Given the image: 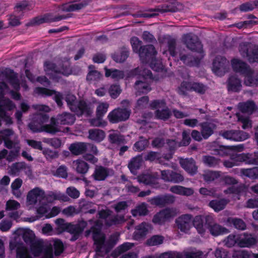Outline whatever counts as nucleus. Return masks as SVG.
<instances>
[{"label": "nucleus", "instance_id": "49530a36", "mask_svg": "<svg viewBox=\"0 0 258 258\" xmlns=\"http://www.w3.org/2000/svg\"><path fill=\"white\" fill-rule=\"evenodd\" d=\"M89 72L86 77V80L89 83L94 81H98L101 79L102 77V74L98 71L95 70V67L90 65L88 67Z\"/></svg>", "mask_w": 258, "mask_h": 258}, {"label": "nucleus", "instance_id": "cd10ccee", "mask_svg": "<svg viewBox=\"0 0 258 258\" xmlns=\"http://www.w3.org/2000/svg\"><path fill=\"white\" fill-rule=\"evenodd\" d=\"M238 245L241 247H250L256 243V240L251 234L244 233L237 235Z\"/></svg>", "mask_w": 258, "mask_h": 258}, {"label": "nucleus", "instance_id": "423d86ee", "mask_svg": "<svg viewBox=\"0 0 258 258\" xmlns=\"http://www.w3.org/2000/svg\"><path fill=\"white\" fill-rule=\"evenodd\" d=\"M101 224L98 220L95 225L91 227V229L85 232L86 236H89L91 233H92L96 253L95 258H97L98 256H103L109 251L107 242L105 241V235L101 232Z\"/></svg>", "mask_w": 258, "mask_h": 258}, {"label": "nucleus", "instance_id": "a19ab883", "mask_svg": "<svg viewBox=\"0 0 258 258\" xmlns=\"http://www.w3.org/2000/svg\"><path fill=\"white\" fill-rule=\"evenodd\" d=\"M88 133L89 139L96 142H101L105 137V132L100 129H90L89 130Z\"/></svg>", "mask_w": 258, "mask_h": 258}, {"label": "nucleus", "instance_id": "c756f323", "mask_svg": "<svg viewBox=\"0 0 258 258\" xmlns=\"http://www.w3.org/2000/svg\"><path fill=\"white\" fill-rule=\"evenodd\" d=\"M179 163L182 168L190 174L194 175L197 172L198 166L192 158L181 159Z\"/></svg>", "mask_w": 258, "mask_h": 258}, {"label": "nucleus", "instance_id": "5701e85b", "mask_svg": "<svg viewBox=\"0 0 258 258\" xmlns=\"http://www.w3.org/2000/svg\"><path fill=\"white\" fill-rule=\"evenodd\" d=\"M185 51L183 49L179 52V58L184 64L189 66H198L204 56L202 53H198L197 56H193L186 53Z\"/></svg>", "mask_w": 258, "mask_h": 258}, {"label": "nucleus", "instance_id": "09e8293b", "mask_svg": "<svg viewBox=\"0 0 258 258\" xmlns=\"http://www.w3.org/2000/svg\"><path fill=\"white\" fill-rule=\"evenodd\" d=\"M94 205L93 203L87 201L84 199H81L79 202V208L83 212L94 214L96 212V209H92Z\"/></svg>", "mask_w": 258, "mask_h": 258}, {"label": "nucleus", "instance_id": "ea45409f", "mask_svg": "<svg viewBox=\"0 0 258 258\" xmlns=\"http://www.w3.org/2000/svg\"><path fill=\"white\" fill-rule=\"evenodd\" d=\"M73 166L77 173L82 174H86L89 169L88 164L82 159L73 161Z\"/></svg>", "mask_w": 258, "mask_h": 258}, {"label": "nucleus", "instance_id": "c9c22d12", "mask_svg": "<svg viewBox=\"0 0 258 258\" xmlns=\"http://www.w3.org/2000/svg\"><path fill=\"white\" fill-rule=\"evenodd\" d=\"M56 124L58 127V124H72L75 121V117L70 113L64 112L62 114H58L56 118H55Z\"/></svg>", "mask_w": 258, "mask_h": 258}, {"label": "nucleus", "instance_id": "a18cd8bd", "mask_svg": "<svg viewBox=\"0 0 258 258\" xmlns=\"http://www.w3.org/2000/svg\"><path fill=\"white\" fill-rule=\"evenodd\" d=\"M158 175L156 173L154 174H144L139 176L138 178L140 182H142L147 185H154L156 183V180L157 179Z\"/></svg>", "mask_w": 258, "mask_h": 258}, {"label": "nucleus", "instance_id": "6e6552de", "mask_svg": "<svg viewBox=\"0 0 258 258\" xmlns=\"http://www.w3.org/2000/svg\"><path fill=\"white\" fill-rule=\"evenodd\" d=\"M56 225L55 229L58 233H60L66 230L71 234L72 236L70 240L74 241L78 239L84 229L87 226V222L84 221L79 222L76 224L67 223L63 219L59 218L55 220Z\"/></svg>", "mask_w": 258, "mask_h": 258}, {"label": "nucleus", "instance_id": "f8f14e48", "mask_svg": "<svg viewBox=\"0 0 258 258\" xmlns=\"http://www.w3.org/2000/svg\"><path fill=\"white\" fill-rule=\"evenodd\" d=\"M238 51L243 58L249 62H258V45L248 42H242L238 46Z\"/></svg>", "mask_w": 258, "mask_h": 258}, {"label": "nucleus", "instance_id": "ddd939ff", "mask_svg": "<svg viewBox=\"0 0 258 258\" xmlns=\"http://www.w3.org/2000/svg\"><path fill=\"white\" fill-rule=\"evenodd\" d=\"M150 106L152 109H156L155 115L158 119L165 120L170 116V110L163 100H154L150 103Z\"/></svg>", "mask_w": 258, "mask_h": 258}, {"label": "nucleus", "instance_id": "9b49d317", "mask_svg": "<svg viewBox=\"0 0 258 258\" xmlns=\"http://www.w3.org/2000/svg\"><path fill=\"white\" fill-rule=\"evenodd\" d=\"M151 71L147 69H143L140 71V75L142 76L143 77L137 81L134 85L136 96L147 94L152 90L151 87V81L147 78H151Z\"/></svg>", "mask_w": 258, "mask_h": 258}, {"label": "nucleus", "instance_id": "37998d69", "mask_svg": "<svg viewBox=\"0 0 258 258\" xmlns=\"http://www.w3.org/2000/svg\"><path fill=\"white\" fill-rule=\"evenodd\" d=\"M148 213L147 204L145 203L137 205L134 209L131 210V213L134 217L145 216L148 215Z\"/></svg>", "mask_w": 258, "mask_h": 258}, {"label": "nucleus", "instance_id": "69168bd1", "mask_svg": "<svg viewBox=\"0 0 258 258\" xmlns=\"http://www.w3.org/2000/svg\"><path fill=\"white\" fill-rule=\"evenodd\" d=\"M20 207V204L18 202L10 199L6 202L5 210L6 211H16Z\"/></svg>", "mask_w": 258, "mask_h": 258}, {"label": "nucleus", "instance_id": "e433bc0d", "mask_svg": "<svg viewBox=\"0 0 258 258\" xmlns=\"http://www.w3.org/2000/svg\"><path fill=\"white\" fill-rule=\"evenodd\" d=\"M69 149L74 155H82L87 151L88 144L83 142H76L71 144Z\"/></svg>", "mask_w": 258, "mask_h": 258}, {"label": "nucleus", "instance_id": "4c0bfd02", "mask_svg": "<svg viewBox=\"0 0 258 258\" xmlns=\"http://www.w3.org/2000/svg\"><path fill=\"white\" fill-rule=\"evenodd\" d=\"M227 87L229 91L238 92L241 89V82L236 76H231L228 80Z\"/></svg>", "mask_w": 258, "mask_h": 258}, {"label": "nucleus", "instance_id": "3c124183", "mask_svg": "<svg viewBox=\"0 0 258 258\" xmlns=\"http://www.w3.org/2000/svg\"><path fill=\"white\" fill-rule=\"evenodd\" d=\"M208 229L210 233L214 236H218L229 232V230L217 224L209 225Z\"/></svg>", "mask_w": 258, "mask_h": 258}, {"label": "nucleus", "instance_id": "de8ad7c7", "mask_svg": "<svg viewBox=\"0 0 258 258\" xmlns=\"http://www.w3.org/2000/svg\"><path fill=\"white\" fill-rule=\"evenodd\" d=\"M142 161V158L140 155L137 156L131 159L128 163V167L132 173L136 174L137 170L140 168Z\"/></svg>", "mask_w": 258, "mask_h": 258}, {"label": "nucleus", "instance_id": "338daca9", "mask_svg": "<svg viewBox=\"0 0 258 258\" xmlns=\"http://www.w3.org/2000/svg\"><path fill=\"white\" fill-rule=\"evenodd\" d=\"M192 91H195L199 94H204L208 90V87L202 83L192 82Z\"/></svg>", "mask_w": 258, "mask_h": 258}, {"label": "nucleus", "instance_id": "dca6fc26", "mask_svg": "<svg viewBox=\"0 0 258 258\" xmlns=\"http://www.w3.org/2000/svg\"><path fill=\"white\" fill-rule=\"evenodd\" d=\"M44 190L35 187L30 190L27 195L26 204L28 206H37L43 204Z\"/></svg>", "mask_w": 258, "mask_h": 258}, {"label": "nucleus", "instance_id": "680f3d73", "mask_svg": "<svg viewBox=\"0 0 258 258\" xmlns=\"http://www.w3.org/2000/svg\"><path fill=\"white\" fill-rule=\"evenodd\" d=\"M145 160L154 161L155 160H158V162L166 166H167V164H164L161 159L160 154L158 152L150 151L148 152L146 156L145 157Z\"/></svg>", "mask_w": 258, "mask_h": 258}, {"label": "nucleus", "instance_id": "6e6d98bb", "mask_svg": "<svg viewBox=\"0 0 258 258\" xmlns=\"http://www.w3.org/2000/svg\"><path fill=\"white\" fill-rule=\"evenodd\" d=\"M221 172L218 171H208L203 175L204 179L206 182H212L221 177Z\"/></svg>", "mask_w": 258, "mask_h": 258}, {"label": "nucleus", "instance_id": "20e7f679", "mask_svg": "<svg viewBox=\"0 0 258 258\" xmlns=\"http://www.w3.org/2000/svg\"><path fill=\"white\" fill-rule=\"evenodd\" d=\"M44 66L46 74L55 82L61 81L62 76L68 77L72 73L70 62L67 58H64L57 65L50 61H46Z\"/></svg>", "mask_w": 258, "mask_h": 258}, {"label": "nucleus", "instance_id": "4d7b16f0", "mask_svg": "<svg viewBox=\"0 0 258 258\" xmlns=\"http://www.w3.org/2000/svg\"><path fill=\"white\" fill-rule=\"evenodd\" d=\"M108 93L112 99L117 98L122 92L120 86L118 84L110 85L108 89Z\"/></svg>", "mask_w": 258, "mask_h": 258}, {"label": "nucleus", "instance_id": "a878e982", "mask_svg": "<svg viewBox=\"0 0 258 258\" xmlns=\"http://www.w3.org/2000/svg\"><path fill=\"white\" fill-rule=\"evenodd\" d=\"M35 92V93L38 95H41L43 96H49L54 95V99L58 106H61L62 105V96L59 92H56L54 90H49L47 88L40 87L36 88Z\"/></svg>", "mask_w": 258, "mask_h": 258}, {"label": "nucleus", "instance_id": "1a4fd4ad", "mask_svg": "<svg viewBox=\"0 0 258 258\" xmlns=\"http://www.w3.org/2000/svg\"><path fill=\"white\" fill-rule=\"evenodd\" d=\"M65 100L70 109L78 116L84 114L90 115L93 112V107L91 104H87L84 101H78L73 94L67 95Z\"/></svg>", "mask_w": 258, "mask_h": 258}, {"label": "nucleus", "instance_id": "0eeeda50", "mask_svg": "<svg viewBox=\"0 0 258 258\" xmlns=\"http://www.w3.org/2000/svg\"><path fill=\"white\" fill-rule=\"evenodd\" d=\"M231 66L234 72L245 76L244 84L247 86H256L258 85V73L241 60L234 58L231 60Z\"/></svg>", "mask_w": 258, "mask_h": 258}, {"label": "nucleus", "instance_id": "5fc2aeb1", "mask_svg": "<svg viewBox=\"0 0 258 258\" xmlns=\"http://www.w3.org/2000/svg\"><path fill=\"white\" fill-rule=\"evenodd\" d=\"M202 161L205 165L209 167H215L218 166L220 162L219 159L210 155L203 156Z\"/></svg>", "mask_w": 258, "mask_h": 258}, {"label": "nucleus", "instance_id": "473e14b6", "mask_svg": "<svg viewBox=\"0 0 258 258\" xmlns=\"http://www.w3.org/2000/svg\"><path fill=\"white\" fill-rule=\"evenodd\" d=\"M151 229L150 224L143 222L136 227L133 237L136 240H139L145 236Z\"/></svg>", "mask_w": 258, "mask_h": 258}, {"label": "nucleus", "instance_id": "79ce46f5", "mask_svg": "<svg viewBox=\"0 0 258 258\" xmlns=\"http://www.w3.org/2000/svg\"><path fill=\"white\" fill-rule=\"evenodd\" d=\"M104 70L106 77H110L116 81L122 79L124 77V73L122 71L115 69H107V68H105Z\"/></svg>", "mask_w": 258, "mask_h": 258}, {"label": "nucleus", "instance_id": "a211bd4d", "mask_svg": "<svg viewBox=\"0 0 258 258\" xmlns=\"http://www.w3.org/2000/svg\"><path fill=\"white\" fill-rule=\"evenodd\" d=\"M229 69V62L224 57L217 56L213 62L212 71L217 76H222L228 72Z\"/></svg>", "mask_w": 258, "mask_h": 258}, {"label": "nucleus", "instance_id": "aec40b11", "mask_svg": "<svg viewBox=\"0 0 258 258\" xmlns=\"http://www.w3.org/2000/svg\"><path fill=\"white\" fill-rule=\"evenodd\" d=\"M69 16L60 15L57 17H52L50 14L36 17L30 21L26 25V26H35L45 23L56 22L69 18Z\"/></svg>", "mask_w": 258, "mask_h": 258}, {"label": "nucleus", "instance_id": "6ab92c4d", "mask_svg": "<svg viewBox=\"0 0 258 258\" xmlns=\"http://www.w3.org/2000/svg\"><path fill=\"white\" fill-rule=\"evenodd\" d=\"M160 177L164 181L173 183H179L184 180L180 172L172 170H163L160 171Z\"/></svg>", "mask_w": 258, "mask_h": 258}, {"label": "nucleus", "instance_id": "393cba45", "mask_svg": "<svg viewBox=\"0 0 258 258\" xmlns=\"http://www.w3.org/2000/svg\"><path fill=\"white\" fill-rule=\"evenodd\" d=\"M192 216L185 214L179 217L175 220L177 226L181 231L187 232L191 227Z\"/></svg>", "mask_w": 258, "mask_h": 258}, {"label": "nucleus", "instance_id": "7ed1b4c3", "mask_svg": "<svg viewBox=\"0 0 258 258\" xmlns=\"http://www.w3.org/2000/svg\"><path fill=\"white\" fill-rule=\"evenodd\" d=\"M49 118L48 115L44 113H37L33 115L31 121L29 123L28 126L34 133L45 132L51 134H55L61 132L56 124L54 117H51L50 123L43 125Z\"/></svg>", "mask_w": 258, "mask_h": 258}, {"label": "nucleus", "instance_id": "603ef678", "mask_svg": "<svg viewBox=\"0 0 258 258\" xmlns=\"http://www.w3.org/2000/svg\"><path fill=\"white\" fill-rule=\"evenodd\" d=\"M227 225H233L234 227L239 230H244L246 228L245 222L241 219L237 218L229 217L226 220Z\"/></svg>", "mask_w": 258, "mask_h": 258}, {"label": "nucleus", "instance_id": "7c9ffc66", "mask_svg": "<svg viewBox=\"0 0 258 258\" xmlns=\"http://www.w3.org/2000/svg\"><path fill=\"white\" fill-rule=\"evenodd\" d=\"M201 132L203 139H208L213 133L216 128V124L213 121L204 122L200 124Z\"/></svg>", "mask_w": 258, "mask_h": 258}, {"label": "nucleus", "instance_id": "39448f33", "mask_svg": "<svg viewBox=\"0 0 258 258\" xmlns=\"http://www.w3.org/2000/svg\"><path fill=\"white\" fill-rule=\"evenodd\" d=\"M0 134L5 147L11 150L7 157V160L9 162L13 161L19 156L20 152L21 145L18 136L12 129L1 131Z\"/></svg>", "mask_w": 258, "mask_h": 258}, {"label": "nucleus", "instance_id": "9d476101", "mask_svg": "<svg viewBox=\"0 0 258 258\" xmlns=\"http://www.w3.org/2000/svg\"><path fill=\"white\" fill-rule=\"evenodd\" d=\"M131 43L134 52L139 54L142 61L148 60L156 53V50L153 45L142 46V41L137 37H133L131 39Z\"/></svg>", "mask_w": 258, "mask_h": 258}, {"label": "nucleus", "instance_id": "b1692460", "mask_svg": "<svg viewBox=\"0 0 258 258\" xmlns=\"http://www.w3.org/2000/svg\"><path fill=\"white\" fill-rule=\"evenodd\" d=\"M55 200L66 202H70V199L67 195L60 192L50 191L45 194L44 191L43 204L52 203Z\"/></svg>", "mask_w": 258, "mask_h": 258}, {"label": "nucleus", "instance_id": "f704fd0d", "mask_svg": "<svg viewBox=\"0 0 258 258\" xmlns=\"http://www.w3.org/2000/svg\"><path fill=\"white\" fill-rule=\"evenodd\" d=\"M110 169L102 166H97L92 175L95 180H104L109 175Z\"/></svg>", "mask_w": 258, "mask_h": 258}, {"label": "nucleus", "instance_id": "72a5a7b5", "mask_svg": "<svg viewBox=\"0 0 258 258\" xmlns=\"http://www.w3.org/2000/svg\"><path fill=\"white\" fill-rule=\"evenodd\" d=\"M108 140L110 144L118 146L124 145L126 143V141L124 137L118 131H110L108 136Z\"/></svg>", "mask_w": 258, "mask_h": 258}, {"label": "nucleus", "instance_id": "412c9836", "mask_svg": "<svg viewBox=\"0 0 258 258\" xmlns=\"http://www.w3.org/2000/svg\"><path fill=\"white\" fill-rule=\"evenodd\" d=\"M220 135L224 138L234 141H242L249 138L248 134L239 130L222 131Z\"/></svg>", "mask_w": 258, "mask_h": 258}, {"label": "nucleus", "instance_id": "f3484780", "mask_svg": "<svg viewBox=\"0 0 258 258\" xmlns=\"http://www.w3.org/2000/svg\"><path fill=\"white\" fill-rule=\"evenodd\" d=\"M131 112V110L126 108H117L111 111L107 118L113 123L123 121L129 118Z\"/></svg>", "mask_w": 258, "mask_h": 258}, {"label": "nucleus", "instance_id": "0e129e2a", "mask_svg": "<svg viewBox=\"0 0 258 258\" xmlns=\"http://www.w3.org/2000/svg\"><path fill=\"white\" fill-rule=\"evenodd\" d=\"M109 104L106 102L99 103L96 108V116L103 117L107 112Z\"/></svg>", "mask_w": 258, "mask_h": 258}, {"label": "nucleus", "instance_id": "4468645a", "mask_svg": "<svg viewBox=\"0 0 258 258\" xmlns=\"http://www.w3.org/2000/svg\"><path fill=\"white\" fill-rule=\"evenodd\" d=\"M182 42L191 51L204 54L203 45L196 35L192 33L184 34L182 36Z\"/></svg>", "mask_w": 258, "mask_h": 258}, {"label": "nucleus", "instance_id": "bb28decb", "mask_svg": "<svg viewBox=\"0 0 258 258\" xmlns=\"http://www.w3.org/2000/svg\"><path fill=\"white\" fill-rule=\"evenodd\" d=\"M183 9V5L178 2H174L171 4L164 5L162 6H159L157 8L154 9H150L149 11L150 12H175L181 11Z\"/></svg>", "mask_w": 258, "mask_h": 258}, {"label": "nucleus", "instance_id": "c85d7f7f", "mask_svg": "<svg viewBox=\"0 0 258 258\" xmlns=\"http://www.w3.org/2000/svg\"><path fill=\"white\" fill-rule=\"evenodd\" d=\"M90 2V0H83L79 3H66L60 6V9L63 12H74L80 10L87 5Z\"/></svg>", "mask_w": 258, "mask_h": 258}, {"label": "nucleus", "instance_id": "58836bf2", "mask_svg": "<svg viewBox=\"0 0 258 258\" xmlns=\"http://www.w3.org/2000/svg\"><path fill=\"white\" fill-rule=\"evenodd\" d=\"M169 190L172 193L185 196H191L194 192V190L192 188L185 187L177 185L171 186Z\"/></svg>", "mask_w": 258, "mask_h": 258}, {"label": "nucleus", "instance_id": "e2e57ef3", "mask_svg": "<svg viewBox=\"0 0 258 258\" xmlns=\"http://www.w3.org/2000/svg\"><path fill=\"white\" fill-rule=\"evenodd\" d=\"M241 173L251 178H258V167H255L252 168L242 169Z\"/></svg>", "mask_w": 258, "mask_h": 258}, {"label": "nucleus", "instance_id": "2eb2a0df", "mask_svg": "<svg viewBox=\"0 0 258 258\" xmlns=\"http://www.w3.org/2000/svg\"><path fill=\"white\" fill-rule=\"evenodd\" d=\"M179 213L178 209L175 208H165L156 214L152 221L155 224H161L174 218Z\"/></svg>", "mask_w": 258, "mask_h": 258}, {"label": "nucleus", "instance_id": "4be33fe9", "mask_svg": "<svg viewBox=\"0 0 258 258\" xmlns=\"http://www.w3.org/2000/svg\"><path fill=\"white\" fill-rule=\"evenodd\" d=\"M110 212L108 210H102L98 213L99 218L104 219L107 226L119 224L125 222L123 216H111Z\"/></svg>", "mask_w": 258, "mask_h": 258}, {"label": "nucleus", "instance_id": "774afa93", "mask_svg": "<svg viewBox=\"0 0 258 258\" xmlns=\"http://www.w3.org/2000/svg\"><path fill=\"white\" fill-rule=\"evenodd\" d=\"M231 160H233L236 166L239 164V163L245 162L247 163L248 156L245 154H235L231 155Z\"/></svg>", "mask_w": 258, "mask_h": 258}, {"label": "nucleus", "instance_id": "c03bdc74", "mask_svg": "<svg viewBox=\"0 0 258 258\" xmlns=\"http://www.w3.org/2000/svg\"><path fill=\"white\" fill-rule=\"evenodd\" d=\"M228 202L229 201L225 199L214 200L209 203V206L217 212L223 210Z\"/></svg>", "mask_w": 258, "mask_h": 258}, {"label": "nucleus", "instance_id": "f03ea898", "mask_svg": "<svg viewBox=\"0 0 258 258\" xmlns=\"http://www.w3.org/2000/svg\"><path fill=\"white\" fill-rule=\"evenodd\" d=\"M9 83L15 90H18L20 84L16 74L12 70L6 69L0 74V118L7 124L13 123L12 118L6 112L15 108V105L9 99L3 97L4 93L8 90L6 83Z\"/></svg>", "mask_w": 258, "mask_h": 258}, {"label": "nucleus", "instance_id": "8fccbe9b", "mask_svg": "<svg viewBox=\"0 0 258 258\" xmlns=\"http://www.w3.org/2000/svg\"><path fill=\"white\" fill-rule=\"evenodd\" d=\"M239 109L243 113L251 114L255 108L254 103L252 101H248L238 104Z\"/></svg>", "mask_w": 258, "mask_h": 258}, {"label": "nucleus", "instance_id": "bf43d9fd", "mask_svg": "<svg viewBox=\"0 0 258 258\" xmlns=\"http://www.w3.org/2000/svg\"><path fill=\"white\" fill-rule=\"evenodd\" d=\"M192 82H183L178 88V92L179 94L185 95L187 91H192Z\"/></svg>", "mask_w": 258, "mask_h": 258}, {"label": "nucleus", "instance_id": "864d4df0", "mask_svg": "<svg viewBox=\"0 0 258 258\" xmlns=\"http://www.w3.org/2000/svg\"><path fill=\"white\" fill-rule=\"evenodd\" d=\"M193 225L200 234H203L206 230V225L204 224V218L201 216H197L192 221Z\"/></svg>", "mask_w": 258, "mask_h": 258}, {"label": "nucleus", "instance_id": "13d9d810", "mask_svg": "<svg viewBox=\"0 0 258 258\" xmlns=\"http://www.w3.org/2000/svg\"><path fill=\"white\" fill-rule=\"evenodd\" d=\"M149 142L143 137H140V140L134 145L133 149L135 151L141 152L144 150L148 146Z\"/></svg>", "mask_w": 258, "mask_h": 258}, {"label": "nucleus", "instance_id": "f257e3e1", "mask_svg": "<svg viewBox=\"0 0 258 258\" xmlns=\"http://www.w3.org/2000/svg\"><path fill=\"white\" fill-rule=\"evenodd\" d=\"M26 243L31 244V251L34 256H40L41 258H52L53 247L55 255H58L63 250L62 242L59 239H53L42 244L39 242L33 243L35 238L33 232L29 229L19 228L18 232Z\"/></svg>", "mask_w": 258, "mask_h": 258}, {"label": "nucleus", "instance_id": "052dcab7", "mask_svg": "<svg viewBox=\"0 0 258 258\" xmlns=\"http://www.w3.org/2000/svg\"><path fill=\"white\" fill-rule=\"evenodd\" d=\"M157 53L155 54L151 58L146 61H142L143 62H150V67L155 71H159L162 69V65L159 60L155 59V56Z\"/></svg>", "mask_w": 258, "mask_h": 258}, {"label": "nucleus", "instance_id": "2f4dec72", "mask_svg": "<svg viewBox=\"0 0 258 258\" xmlns=\"http://www.w3.org/2000/svg\"><path fill=\"white\" fill-rule=\"evenodd\" d=\"M161 43L163 46L165 45L168 47L170 55L175 56L177 54L176 51V41L175 38L169 35L165 36L162 38Z\"/></svg>", "mask_w": 258, "mask_h": 258}]
</instances>
